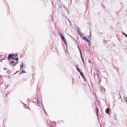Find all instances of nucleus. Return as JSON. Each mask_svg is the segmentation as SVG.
<instances>
[{
	"label": "nucleus",
	"instance_id": "obj_1",
	"mask_svg": "<svg viewBox=\"0 0 127 127\" xmlns=\"http://www.w3.org/2000/svg\"><path fill=\"white\" fill-rule=\"evenodd\" d=\"M17 56V55L16 54H13V56H12V59L13 60H19V59L18 58V57L17 56V57L16 56Z\"/></svg>",
	"mask_w": 127,
	"mask_h": 127
},
{
	"label": "nucleus",
	"instance_id": "obj_2",
	"mask_svg": "<svg viewBox=\"0 0 127 127\" xmlns=\"http://www.w3.org/2000/svg\"><path fill=\"white\" fill-rule=\"evenodd\" d=\"M10 64L13 66H14L16 65L15 62V61H11L10 63Z\"/></svg>",
	"mask_w": 127,
	"mask_h": 127
},
{
	"label": "nucleus",
	"instance_id": "obj_3",
	"mask_svg": "<svg viewBox=\"0 0 127 127\" xmlns=\"http://www.w3.org/2000/svg\"><path fill=\"white\" fill-rule=\"evenodd\" d=\"M13 56V54H9L7 58V60H8L11 59L12 58V56Z\"/></svg>",
	"mask_w": 127,
	"mask_h": 127
},
{
	"label": "nucleus",
	"instance_id": "obj_4",
	"mask_svg": "<svg viewBox=\"0 0 127 127\" xmlns=\"http://www.w3.org/2000/svg\"><path fill=\"white\" fill-rule=\"evenodd\" d=\"M36 99H37V102L38 104H40V99L38 97V96L37 95H36L35 96Z\"/></svg>",
	"mask_w": 127,
	"mask_h": 127
},
{
	"label": "nucleus",
	"instance_id": "obj_5",
	"mask_svg": "<svg viewBox=\"0 0 127 127\" xmlns=\"http://www.w3.org/2000/svg\"><path fill=\"white\" fill-rule=\"evenodd\" d=\"M60 37H61V39L63 40L65 39V38L64 37V36L63 34H62V33H60Z\"/></svg>",
	"mask_w": 127,
	"mask_h": 127
},
{
	"label": "nucleus",
	"instance_id": "obj_6",
	"mask_svg": "<svg viewBox=\"0 0 127 127\" xmlns=\"http://www.w3.org/2000/svg\"><path fill=\"white\" fill-rule=\"evenodd\" d=\"M75 67L76 68L77 70L80 73V74L82 73V72L81 71V69L80 68H78L76 65L75 66Z\"/></svg>",
	"mask_w": 127,
	"mask_h": 127
},
{
	"label": "nucleus",
	"instance_id": "obj_7",
	"mask_svg": "<svg viewBox=\"0 0 127 127\" xmlns=\"http://www.w3.org/2000/svg\"><path fill=\"white\" fill-rule=\"evenodd\" d=\"M109 109L108 108H107L105 111V112L107 114H109Z\"/></svg>",
	"mask_w": 127,
	"mask_h": 127
},
{
	"label": "nucleus",
	"instance_id": "obj_8",
	"mask_svg": "<svg viewBox=\"0 0 127 127\" xmlns=\"http://www.w3.org/2000/svg\"><path fill=\"white\" fill-rule=\"evenodd\" d=\"M81 76L82 77V78L84 79L83 81L84 82L86 81V79L85 77L83 76V75L82 73L80 74Z\"/></svg>",
	"mask_w": 127,
	"mask_h": 127
},
{
	"label": "nucleus",
	"instance_id": "obj_9",
	"mask_svg": "<svg viewBox=\"0 0 127 127\" xmlns=\"http://www.w3.org/2000/svg\"><path fill=\"white\" fill-rule=\"evenodd\" d=\"M23 68H22V69L23 70L21 71V72L19 73V74H22V73H26V72L23 70Z\"/></svg>",
	"mask_w": 127,
	"mask_h": 127
},
{
	"label": "nucleus",
	"instance_id": "obj_10",
	"mask_svg": "<svg viewBox=\"0 0 127 127\" xmlns=\"http://www.w3.org/2000/svg\"><path fill=\"white\" fill-rule=\"evenodd\" d=\"M89 41L88 45L89 46V48H90L91 47V44H90V38H89Z\"/></svg>",
	"mask_w": 127,
	"mask_h": 127
},
{
	"label": "nucleus",
	"instance_id": "obj_11",
	"mask_svg": "<svg viewBox=\"0 0 127 127\" xmlns=\"http://www.w3.org/2000/svg\"><path fill=\"white\" fill-rule=\"evenodd\" d=\"M79 34L81 37H83V35L82 33H79Z\"/></svg>",
	"mask_w": 127,
	"mask_h": 127
},
{
	"label": "nucleus",
	"instance_id": "obj_12",
	"mask_svg": "<svg viewBox=\"0 0 127 127\" xmlns=\"http://www.w3.org/2000/svg\"><path fill=\"white\" fill-rule=\"evenodd\" d=\"M122 34L124 35V36L125 37L127 38V34H126L124 32H122Z\"/></svg>",
	"mask_w": 127,
	"mask_h": 127
},
{
	"label": "nucleus",
	"instance_id": "obj_13",
	"mask_svg": "<svg viewBox=\"0 0 127 127\" xmlns=\"http://www.w3.org/2000/svg\"><path fill=\"white\" fill-rule=\"evenodd\" d=\"M63 41L64 42V44H65V45H66V46L67 45H66V39H65Z\"/></svg>",
	"mask_w": 127,
	"mask_h": 127
},
{
	"label": "nucleus",
	"instance_id": "obj_14",
	"mask_svg": "<svg viewBox=\"0 0 127 127\" xmlns=\"http://www.w3.org/2000/svg\"><path fill=\"white\" fill-rule=\"evenodd\" d=\"M117 116V114H115H115H114V119L115 120H116V117Z\"/></svg>",
	"mask_w": 127,
	"mask_h": 127
},
{
	"label": "nucleus",
	"instance_id": "obj_15",
	"mask_svg": "<svg viewBox=\"0 0 127 127\" xmlns=\"http://www.w3.org/2000/svg\"><path fill=\"white\" fill-rule=\"evenodd\" d=\"M98 109L97 107H96V114H97V113H98Z\"/></svg>",
	"mask_w": 127,
	"mask_h": 127
},
{
	"label": "nucleus",
	"instance_id": "obj_16",
	"mask_svg": "<svg viewBox=\"0 0 127 127\" xmlns=\"http://www.w3.org/2000/svg\"><path fill=\"white\" fill-rule=\"evenodd\" d=\"M75 29L76 30H79L80 29L77 26L75 27Z\"/></svg>",
	"mask_w": 127,
	"mask_h": 127
},
{
	"label": "nucleus",
	"instance_id": "obj_17",
	"mask_svg": "<svg viewBox=\"0 0 127 127\" xmlns=\"http://www.w3.org/2000/svg\"><path fill=\"white\" fill-rule=\"evenodd\" d=\"M83 37V39L84 40H85V41L86 40V39L87 38L86 36L83 37Z\"/></svg>",
	"mask_w": 127,
	"mask_h": 127
},
{
	"label": "nucleus",
	"instance_id": "obj_18",
	"mask_svg": "<svg viewBox=\"0 0 127 127\" xmlns=\"http://www.w3.org/2000/svg\"><path fill=\"white\" fill-rule=\"evenodd\" d=\"M124 99L125 100V101L127 103V97H125L124 98Z\"/></svg>",
	"mask_w": 127,
	"mask_h": 127
},
{
	"label": "nucleus",
	"instance_id": "obj_19",
	"mask_svg": "<svg viewBox=\"0 0 127 127\" xmlns=\"http://www.w3.org/2000/svg\"><path fill=\"white\" fill-rule=\"evenodd\" d=\"M77 32L79 34V33H80L81 32H80V30H77Z\"/></svg>",
	"mask_w": 127,
	"mask_h": 127
},
{
	"label": "nucleus",
	"instance_id": "obj_20",
	"mask_svg": "<svg viewBox=\"0 0 127 127\" xmlns=\"http://www.w3.org/2000/svg\"><path fill=\"white\" fill-rule=\"evenodd\" d=\"M80 54V57H81V59H83V57H82V53H81Z\"/></svg>",
	"mask_w": 127,
	"mask_h": 127
},
{
	"label": "nucleus",
	"instance_id": "obj_21",
	"mask_svg": "<svg viewBox=\"0 0 127 127\" xmlns=\"http://www.w3.org/2000/svg\"><path fill=\"white\" fill-rule=\"evenodd\" d=\"M81 60H82V61L83 62V64L84 65V59H81Z\"/></svg>",
	"mask_w": 127,
	"mask_h": 127
},
{
	"label": "nucleus",
	"instance_id": "obj_22",
	"mask_svg": "<svg viewBox=\"0 0 127 127\" xmlns=\"http://www.w3.org/2000/svg\"><path fill=\"white\" fill-rule=\"evenodd\" d=\"M20 69H21L22 68V67L23 66L24 67H25L24 66H23L21 64L20 65Z\"/></svg>",
	"mask_w": 127,
	"mask_h": 127
},
{
	"label": "nucleus",
	"instance_id": "obj_23",
	"mask_svg": "<svg viewBox=\"0 0 127 127\" xmlns=\"http://www.w3.org/2000/svg\"><path fill=\"white\" fill-rule=\"evenodd\" d=\"M97 76H98V79L99 80V78L100 77L99 74H98V73H97Z\"/></svg>",
	"mask_w": 127,
	"mask_h": 127
},
{
	"label": "nucleus",
	"instance_id": "obj_24",
	"mask_svg": "<svg viewBox=\"0 0 127 127\" xmlns=\"http://www.w3.org/2000/svg\"><path fill=\"white\" fill-rule=\"evenodd\" d=\"M85 41H87V42L88 41L89 42V40L87 38L85 40Z\"/></svg>",
	"mask_w": 127,
	"mask_h": 127
},
{
	"label": "nucleus",
	"instance_id": "obj_25",
	"mask_svg": "<svg viewBox=\"0 0 127 127\" xmlns=\"http://www.w3.org/2000/svg\"><path fill=\"white\" fill-rule=\"evenodd\" d=\"M18 61H16L15 62V64H16V65L17 64H18Z\"/></svg>",
	"mask_w": 127,
	"mask_h": 127
},
{
	"label": "nucleus",
	"instance_id": "obj_26",
	"mask_svg": "<svg viewBox=\"0 0 127 127\" xmlns=\"http://www.w3.org/2000/svg\"><path fill=\"white\" fill-rule=\"evenodd\" d=\"M79 49V52H80V54L81 53V50H80V48L79 49Z\"/></svg>",
	"mask_w": 127,
	"mask_h": 127
},
{
	"label": "nucleus",
	"instance_id": "obj_27",
	"mask_svg": "<svg viewBox=\"0 0 127 127\" xmlns=\"http://www.w3.org/2000/svg\"><path fill=\"white\" fill-rule=\"evenodd\" d=\"M79 49V52H80V54L81 53V50H80V48L79 49Z\"/></svg>",
	"mask_w": 127,
	"mask_h": 127
},
{
	"label": "nucleus",
	"instance_id": "obj_28",
	"mask_svg": "<svg viewBox=\"0 0 127 127\" xmlns=\"http://www.w3.org/2000/svg\"><path fill=\"white\" fill-rule=\"evenodd\" d=\"M96 115L97 116V117H99L98 116V113H97V114H96Z\"/></svg>",
	"mask_w": 127,
	"mask_h": 127
},
{
	"label": "nucleus",
	"instance_id": "obj_29",
	"mask_svg": "<svg viewBox=\"0 0 127 127\" xmlns=\"http://www.w3.org/2000/svg\"><path fill=\"white\" fill-rule=\"evenodd\" d=\"M90 36L91 37V32H90Z\"/></svg>",
	"mask_w": 127,
	"mask_h": 127
},
{
	"label": "nucleus",
	"instance_id": "obj_30",
	"mask_svg": "<svg viewBox=\"0 0 127 127\" xmlns=\"http://www.w3.org/2000/svg\"><path fill=\"white\" fill-rule=\"evenodd\" d=\"M77 47L78 48V49H79V48H80L79 47V45L78 44V45H77Z\"/></svg>",
	"mask_w": 127,
	"mask_h": 127
},
{
	"label": "nucleus",
	"instance_id": "obj_31",
	"mask_svg": "<svg viewBox=\"0 0 127 127\" xmlns=\"http://www.w3.org/2000/svg\"><path fill=\"white\" fill-rule=\"evenodd\" d=\"M97 119H98V121L99 122L100 121H99V117H97Z\"/></svg>",
	"mask_w": 127,
	"mask_h": 127
},
{
	"label": "nucleus",
	"instance_id": "obj_32",
	"mask_svg": "<svg viewBox=\"0 0 127 127\" xmlns=\"http://www.w3.org/2000/svg\"><path fill=\"white\" fill-rule=\"evenodd\" d=\"M113 67L115 69H116V67L115 66H113Z\"/></svg>",
	"mask_w": 127,
	"mask_h": 127
},
{
	"label": "nucleus",
	"instance_id": "obj_33",
	"mask_svg": "<svg viewBox=\"0 0 127 127\" xmlns=\"http://www.w3.org/2000/svg\"><path fill=\"white\" fill-rule=\"evenodd\" d=\"M76 41V43H75V44H78V43L77 42V41Z\"/></svg>",
	"mask_w": 127,
	"mask_h": 127
},
{
	"label": "nucleus",
	"instance_id": "obj_34",
	"mask_svg": "<svg viewBox=\"0 0 127 127\" xmlns=\"http://www.w3.org/2000/svg\"><path fill=\"white\" fill-rule=\"evenodd\" d=\"M70 37H71L72 38H73V39H74V38L73 37H72L70 35Z\"/></svg>",
	"mask_w": 127,
	"mask_h": 127
},
{
	"label": "nucleus",
	"instance_id": "obj_35",
	"mask_svg": "<svg viewBox=\"0 0 127 127\" xmlns=\"http://www.w3.org/2000/svg\"><path fill=\"white\" fill-rule=\"evenodd\" d=\"M21 65H22L23 66V62H22Z\"/></svg>",
	"mask_w": 127,
	"mask_h": 127
},
{
	"label": "nucleus",
	"instance_id": "obj_36",
	"mask_svg": "<svg viewBox=\"0 0 127 127\" xmlns=\"http://www.w3.org/2000/svg\"><path fill=\"white\" fill-rule=\"evenodd\" d=\"M89 63H91L90 60H89Z\"/></svg>",
	"mask_w": 127,
	"mask_h": 127
},
{
	"label": "nucleus",
	"instance_id": "obj_37",
	"mask_svg": "<svg viewBox=\"0 0 127 127\" xmlns=\"http://www.w3.org/2000/svg\"><path fill=\"white\" fill-rule=\"evenodd\" d=\"M3 69H4V70H6V68H3Z\"/></svg>",
	"mask_w": 127,
	"mask_h": 127
},
{
	"label": "nucleus",
	"instance_id": "obj_38",
	"mask_svg": "<svg viewBox=\"0 0 127 127\" xmlns=\"http://www.w3.org/2000/svg\"><path fill=\"white\" fill-rule=\"evenodd\" d=\"M88 25L89 26H90L91 25V24L90 23H89Z\"/></svg>",
	"mask_w": 127,
	"mask_h": 127
},
{
	"label": "nucleus",
	"instance_id": "obj_39",
	"mask_svg": "<svg viewBox=\"0 0 127 127\" xmlns=\"http://www.w3.org/2000/svg\"><path fill=\"white\" fill-rule=\"evenodd\" d=\"M126 14L127 15V9Z\"/></svg>",
	"mask_w": 127,
	"mask_h": 127
},
{
	"label": "nucleus",
	"instance_id": "obj_40",
	"mask_svg": "<svg viewBox=\"0 0 127 127\" xmlns=\"http://www.w3.org/2000/svg\"><path fill=\"white\" fill-rule=\"evenodd\" d=\"M116 70L118 72V70H117L116 69Z\"/></svg>",
	"mask_w": 127,
	"mask_h": 127
},
{
	"label": "nucleus",
	"instance_id": "obj_41",
	"mask_svg": "<svg viewBox=\"0 0 127 127\" xmlns=\"http://www.w3.org/2000/svg\"><path fill=\"white\" fill-rule=\"evenodd\" d=\"M97 72H98L99 74V70L98 71H97Z\"/></svg>",
	"mask_w": 127,
	"mask_h": 127
},
{
	"label": "nucleus",
	"instance_id": "obj_42",
	"mask_svg": "<svg viewBox=\"0 0 127 127\" xmlns=\"http://www.w3.org/2000/svg\"><path fill=\"white\" fill-rule=\"evenodd\" d=\"M72 79H73V82L74 81V79L72 78Z\"/></svg>",
	"mask_w": 127,
	"mask_h": 127
},
{
	"label": "nucleus",
	"instance_id": "obj_43",
	"mask_svg": "<svg viewBox=\"0 0 127 127\" xmlns=\"http://www.w3.org/2000/svg\"><path fill=\"white\" fill-rule=\"evenodd\" d=\"M44 112H45V109L44 108Z\"/></svg>",
	"mask_w": 127,
	"mask_h": 127
},
{
	"label": "nucleus",
	"instance_id": "obj_44",
	"mask_svg": "<svg viewBox=\"0 0 127 127\" xmlns=\"http://www.w3.org/2000/svg\"><path fill=\"white\" fill-rule=\"evenodd\" d=\"M1 77V75H0V78Z\"/></svg>",
	"mask_w": 127,
	"mask_h": 127
},
{
	"label": "nucleus",
	"instance_id": "obj_45",
	"mask_svg": "<svg viewBox=\"0 0 127 127\" xmlns=\"http://www.w3.org/2000/svg\"><path fill=\"white\" fill-rule=\"evenodd\" d=\"M38 106H40V105H39V104H38Z\"/></svg>",
	"mask_w": 127,
	"mask_h": 127
},
{
	"label": "nucleus",
	"instance_id": "obj_46",
	"mask_svg": "<svg viewBox=\"0 0 127 127\" xmlns=\"http://www.w3.org/2000/svg\"><path fill=\"white\" fill-rule=\"evenodd\" d=\"M88 37H89V35H88Z\"/></svg>",
	"mask_w": 127,
	"mask_h": 127
},
{
	"label": "nucleus",
	"instance_id": "obj_47",
	"mask_svg": "<svg viewBox=\"0 0 127 127\" xmlns=\"http://www.w3.org/2000/svg\"><path fill=\"white\" fill-rule=\"evenodd\" d=\"M105 7L103 5V7Z\"/></svg>",
	"mask_w": 127,
	"mask_h": 127
},
{
	"label": "nucleus",
	"instance_id": "obj_48",
	"mask_svg": "<svg viewBox=\"0 0 127 127\" xmlns=\"http://www.w3.org/2000/svg\"><path fill=\"white\" fill-rule=\"evenodd\" d=\"M83 65H84V66L85 67V64H84H84H83Z\"/></svg>",
	"mask_w": 127,
	"mask_h": 127
},
{
	"label": "nucleus",
	"instance_id": "obj_49",
	"mask_svg": "<svg viewBox=\"0 0 127 127\" xmlns=\"http://www.w3.org/2000/svg\"><path fill=\"white\" fill-rule=\"evenodd\" d=\"M117 69H118V70H119V69L118 68H117Z\"/></svg>",
	"mask_w": 127,
	"mask_h": 127
},
{
	"label": "nucleus",
	"instance_id": "obj_50",
	"mask_svg": "<svg viewBox=\"0 0 127 127\" xmlns=\"http://www.w3.org/2000/svg\"><path fill=\"white\" fill-rule=\"evenodd\" d=\"M21 102H22V103L23 104V103H23L22 102V101H21Z\"/></svg>",
	"mask_w": 127,
	"mask_h": 127
},
{
	"label": "nucleus",
	"instance_id": "obj_51",
	"mask_svg": "<svg viewBox=\"0 0 127 127\" xmlns=\"http://www.w3.org/2000/svg\"><path fill=\"white\" fill-rule=\"evenodd\" d=\"M78 0V1H79V0Z\"/></svg>",
	"mask_w": 127,
	"mask_h": 127
},
{
	"label": "nucleus",
	"instance_id": "obj_52",
	"mask_svg": "<svg viewBox=\"0 0 127 127\" xmlns=\"http://www.w3.org/2000/svg\"><path fill=\"white\" fill-rule=\"evenodd\" d=\"M59 0V1H60V0Z\"/></svg>",
	"mask_w": 127,
	"mask_h": 127
},
{
	"label": "nucleus",
	"instance_id": "obj_53",
	"mask_svg": "<svg viewBox=\"0 0 127 127\" xmlns=\"http://www.w3.org/2000/svg\"><path fill=\"white\" fill-rule=\"evenodd\" d=\"M100 127H101V126H100Z\"/></svg>",
	"mask_w": 127,
	"mask_h": 127
}]
</instances>
